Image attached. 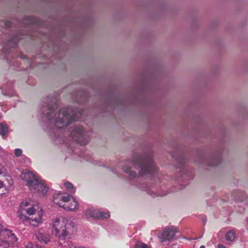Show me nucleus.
<instances>
[{
    "label": "nucleus",
    "mask_w": 248,
    "mask_h": 248,
    "mask_svg": "<svg viewBox=\"0 0 248 248\" xmlns=\"http://www.w3.org/2000/svg\"><path fill=\"white\" fill-rule=\"evenodd\" d=\"M56 98H47V102L41 105L39 108V112L46 117L50 123L59 129L64 128L73 121H79L82 115L81 111L74 110L71 107L61 108L57 115L54 108L57 106Z\"/></svg>",
    "instance_id": "obj_1"
},
{
    "label": "nucleus",
    "mask_w": 248,
    "mask_h": 248,
    "mask_svg": "<svg viewBox=\"0 0 248 248\" xmlns=\"http://www.w3.org/2000/svg\"><path fill=\"white\" fill-rule=\"evenodd\" d=\"M132 167L137 168L138 167L140 169L139 173L141 176H144L148 174L153 173L157 170L153 159L151 155H147L144 158H141L138 156L134 158V161L131 162L127 161L124 166L123 167L124 171L129 173L130 179L135 177L137 175L136 172L133 170H130Z\"/></svg>",
    "instance_id": "obj_2"
},
{
    "label": "nucleus",
    "mask_w": 248,
    "mask_h": 248,
    "mask_svg": "<svg viewBox=\"0 0 248 248\" xmlns=\"http://www.w3.org/2000/svg\"><path fill=\"white\" fill-rule=\"evenodd\" d=\"M21 178L31 193L39 197L47 193L48 187L46 181L36 172L25 170L22 172Z\"/></svg>",
    "instance_id": "obj_3"
},
{
    "label": "nucleus",
    "mask_w": 248,
    "mask_h": 248,
    "mask_svg": "<svg viewBox=\"0 0 248 248\" xmlns=\"http://www.w3.org/2000/svg\"><path fill=\"white\" fill-rule=\"evenodd\" d=\"M51 226L52 234L61 239L73 234L76 230L74 222L63 217L54 218Z\"/></svg>",
    "instance_id": "obj_4"
},
{
    "label": "nucleus",
    "mask_w": 248,
    "mask_h": 248,
    "mask_svg": "<svg viewBox=\"0 0 248 248\" xmlns=\"http://www.w3.org/2000/svg\"><path fill=\"white\" fill-rule=\"evenodd\" d=\"M53 201L58 206L68 211H76L79 207L78 200L76 197L69 195L59 193L54 195Z\"/></svg>",
    "instance_id": "obj_5"
},
{
    "label": "nucleus",
    "mask_w": 248,
    "mask_h": 248,
    "mask_svg": "<svg viewBox=\"0 0 248 248\" xmlns=\"http://www.w3.org/2000/svg\"><path fill=\"white\" fill-rule=\"evenodd\" d=\"M70 136L75 141L80 144H86L89 141L88 136L82 127L76 126L71 128Z\"/></svg>",
    "instance_id": "obj_6"
},
{
    "label": "nucleus",
    "mask_w": 248,
    "mask_h": 248,
    "mask_svg": "<svg viewBox=\"0 0 248 248\" xmlns=\"http://www.w3.org/2000/svg\"><path fill=\"white\" fill-rule=\"evenodd\" d=\"M43 211L42 209L36 210L35 213L33 215H31L30 216L31 217L24 216L22 218H20V219L27 222L31 226L37 227L43 223Z\"/></svg>",
    "instance_id": "obj_7"
},
{
    "label": "nucleus",
    "mask_w": 248,
    "mask_h": 248,
    "mask_svg": "<svg viewBox=\"0 0 248 248\" xmlns=\"http://www.w3.org/2000/svg\"><path fill=\"white\" fill-rule=\"evenodd\" d=\"M85 216L88 219L91 218L105 219L108 218L110 217V214L108 211H103L92 207L86 210Z\"/></svg>",
    "instance_id": "obj_8"
},
{
    "label": "nucleus",
    "mask_w": 248,
    "mask_h": 248,
    "mask_svg": "<svg viewBox=\"0 0 248 248\" xmlns=\"http://www.w3.org/2000/svg\"><path fill=\"white\" fill-rule=\"evenodd\" d=\"M37 210L35 206L33 205L31 201L28 200L23 201L20 204L19 208L18 210V214L20 218H22L24 215L22 212L25 211L29 216L33 215Z\"/></svg>",
    "instance_id": "obj_9"
},
{
    "label": "nucleus",
    "mask_w": 248,
    "mask_h": 248,
    "mask_svg": "<svg viewBox=\"0 0 248 248\" xmlns=\"http://www.w3.org/2000/svg\"><path fill=\"white\" fill-rule=\"evenodd\" d=\"M138 187L139 189L142 191H146L153 197L163 196L166 194V193H161L159 192H156L155 186L150 184L143 183L139 185Z\"/></svg>",
    "instance_id": "obj_10"
},
{
    "label": "nucleus",
    "mask_w": 248,
    "mask_h": 248,
    "mask_svg": "<svg viewBox=\"0 0 248 248\" xmlns=\"http://www.w3.org/2000/svg\"><path fill=\"white\" fill-rule=\"evenodd\" d=\"M176 231L175 229L172 228L164 229L159 238L161 242L172 241L175 237Z\"/></svg>",
    "instance_id": "obj_11"
},
{
    "label": "nucleus",
    "mask_w": 248,
    "mask_h": 248,
    "mask_svg": "<svg viewBox=\"0 0 248 248\" xmlns=\"http://www.w3.org/2000/svg\"><path fill=\"white\" fill-rule=\"evenodd\" d=\"M1 93L5 95L12 96L15 95L16 93L13 89L11 82H8L2 89H0Z\"/></svg>",
    "instance_id": "obj_12"
},
{
    "label": "nucleus",
    "mask_w": 248,
    "mask_h": 248,
    "mask_svg": "<svg viewBox=\"0 0 248 248\" xmlns=\"http://www.w3.org/2000/svg\"><path fill=\"white\" fill-rule=\"evenodd\" d=\"M36 239L41 243L45 244H47L50 241V235L48 234L44 233L38 231L36 233Z\"/></svg>",
    "instance_id": "obj_13"
},
{
    "label": "nucleus",
    "mask_w": 248,
    "mask_h": 248,
    "mask_svg": "<svg viewBox=\"0 0 248 248\" xmlns=\"http://www.w3.org/2000/svg\"><path fill=\"white\" fill-rule=\"evenodd\" d=\"M226 238L228 241L233 242L236 238V233L234 230H231L226 234Z\"/></svg>",
    "instance_id": "obj_14"
},
{
    "label": "nucleus",
    "mask_w": 248,
    "mask_h": 248,
    "mask_svg": "<svg viewBox=\"0 0 248 248\" xmlns=\"http://www.w3.org/2000/svg\"><path fill=\"white\" fill-rule=\"evenodd\" d=\"M64 187L70 193H75L76 191V188L73 185L69 182H65L63 183Z\"/></svg>",
    "instance_id": "obj_15"
},
{
    "label": "nucleus",
    "mask_w": 248,
    "mask_h": 248,
    "mask_svg": "<svg viewBox=\"0 0 248 248\" xmlns=\"http://www.w3.org/2000/svg\"><path fill=\"white\" fill-rule=\"evenodd\" d=\"M8 127L7 124L3 123H0V135L2 137L6 135L8 132Z\"/></svg>",
    "instance_id": "obj_16"
},
{
    "label": "nucleus",
    "mask_w": 248,
    "mask_h": 248,
    "mask_svg": "<svg viewBox=\"0 0 248 248\" xmlns=\"http://www.w3.org/2000/svg\"><path fill=\"white\" fill-rule=\"evenodd\" d=\"M135 248H151L147 245L141 242H138L135 246Z\"/></svg>",
    "instance_id": "obj_17"
},
{
    "label": "nucleus",
    "mask_w": 248,
    "mask_h": 248,
    "mask_svg": "<svg viewBox=\"0 0 248 248\" xmlns=\"http://www.w3.org/2000/svg\"><path fill=\"white\" fill-rule=\"evenodd\" d=\"M135 248H151L147 245L141 242H138L135 246Z\"/></svg>",
    "instance_id": "obj_18"
},
{
    "label": "nucleus",
    "mask_w": 248,
    "mask_h": 248,
    "mask_svg": "<svg viewBox=\"0 0 248 248\" xmlns=\"http://www.w3.org/2000/svg\"><path fill=\"white\" fill-rule=\"evenodd\" d=\"M15 155L16 156H20L22 154V150L21 149L17 148L15 150Z\"/></svg>",
    "instance_id": "obj_19"
},
{
    "label": "nucleus",
    "mask_w": 248,
    "mask_h": 248,
    "mask_svg": "<svg viewBox=\"0 0 248 248\" xmlns=\"http://www.w3.org/2000/svg\"><path fill=\"white\" fill-rule=\"evenodd\" d=\"M7 173L6 169L1 164H0V175L6 174Z\"/></svg>",
    "instance_id": "obj_20"
},
{
    "label": "nucleus",
    "mask_w": 248,
    "mask_h": 248,
    "mask_svg": "<svg viewBox=\"0 0 248 248\" xmlns=\"http://www.w3.org/2000/svg\"><path fill=\"white\" fill-rule=\"evenodd\" d=\"M67 248H84L81 246L78 245H75L72 244H70L68 245Z\"/></svg>",
    "instance_id": "obj_21"
},
{
    "label": "nucleus",
    "mask_w": 248,
    "mask_h": 248,
    "mask_svg": "<svg viewBox=\"0 0 248 248\" xmlns=\"http://www.w3.org/2000/svg\"><path fill=\"white\" fill-rule=\"evenodd\" d=\"M25 248H37V247H36V246L35 245H33L32 243H28L26 246H25Z\"/></svg>",
    "instance_id": "obj_22"
},
{
    "label": "nucleus",
    "mask_w": 248,
    "mask_h": 248,
    "mask_svg": "<svg viewBox=\"0 0 248 248\" xmlns=\"http://www.w3.org/2000/svg\"><path fill=\"white\" fill-rule=\"evenodd\" d=\"M7 181L8 183V184L10 186H11L13 184V181H12V179L11 178V177L9 176H8L7 178Z\"/></svg>",
    "instance_id": "obj_23"
},
{
    "label": "nucleus",
    "mask_w": 248,
    "mask_h": 248,
    "mask_svg": "<svg viewBox=\"0 0 248 248\" xmlns=\"http://www.w3.org/2000/svg\"><path fill=\"white\" fill-rule=\"evenodd\" d=\"M4 186V184L3 181H0V189L2 188Z\"/></svg>",
    "instance_id": "obj_24"
},
{
    "label": "nucleus",
    "mask_w": 248,
    "mask_h": 248,
    "mask_svg": "<svg viewBox=\"0 0 248 248\" xmlns=\"http://www.w3.org/2000/svg\"><path fill=\"white\" fill-rule=\"evenodd\" d=\"M217 248H226L224 246H223L221 244H219L217 246Z\"/></svg>",
    "instance_id": "obj_25"
},
{
    "label": "nucleus",
    "mask_w": 248,
    "mask_h": 248,
    "mask_svg": "<svg viewBox=\"0 0 248 248\" xmlns=\"http://www.w3.org/2000/svg\"><path fill=\"white\" fill-rule=\"evenodd\" d=\"M247 228L248 229V217L247 218Z\"/></svg>",
    "instance_id": "obj_26"
},
{
    "label": "nucleus",
    "mask_w": 248,
    "mask_h": 248,
    "mask_svg": "<svg viewBox=\"0 0 248 248\" xmlns=\"http://www.w3.org/2000/svg\"><path fill=\"white\" fill-rule=\"evenodd\" d=\"M200 248H205V246L203 245H202L200 246Z\"/></svg>",
    "instance_id": "obj_27"
},
{
    "label": "nucleus",
    "mask_w": 248,
    "mask_h": 248,
    "mask_svg": "<svg viewBox=\"0 0 248 248\" xmlns=\"http://www.w3.org/2000/svg\"><path fill=\"white\" fill-rule=\"evenodd\" d=\"M1 113H0V119L1 118Z\"/></svg>",
    "instance_id": "obj_28"
}]
</instances>
